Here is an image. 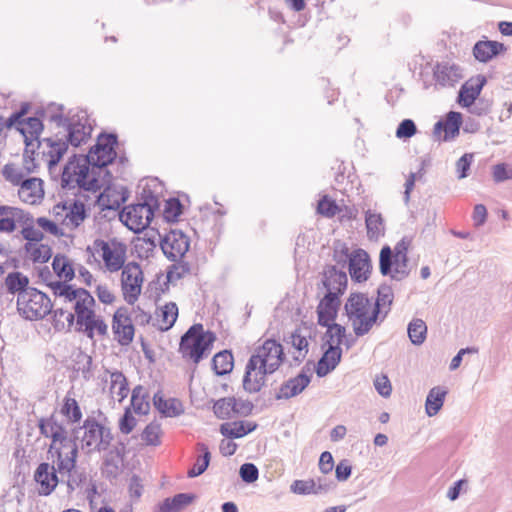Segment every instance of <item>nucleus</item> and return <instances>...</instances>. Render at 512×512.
Here are the masks:
<instances>
[{
	"mask_svg": "<svg viewBox=\"0 0 512 512\" xmlns=\"http://www.w3.org/2000/svg\"><path fill=\"white\" fill-rule=\"evenodd\" d=\"M118 143L116 133L101 132L86 155L74 153L63 167L61 188L71 190L77 187L92 193L100 191L102 184L96 169L108 167L117 159Z\"/></svg>",
	"mask_w": 512,
	"mask_h": 512,
	"instance_id": "f257e3e1",
	"label": "nucleus"
},
{
	"mask_svg": "<svg viewBox=\"0 0 512 512\" xmlns=\"http://www.w3.org/2000/svg\"><path fill=\"white\" fill-rule=\"evenodd\" d=\"M196 449L199 452V455L197 456L193 467L190 468L187 472L188 478H195L202 475L209 467L211 461V452L206 443H197Z\"/></svg>",
	"mask_w": 512,
	"mask_h": 512,
	"instance_id": "473e14b6",
	"label": "nucleus"
},
{
	"mask_svg": "<svg viewBox=\"0 0 512 512\" xmlns=\"http://www.w3.org/2000/svg\"><path fill=\"white\" fill-rule=\"evenodd\" d=\"M24 152H23V169L26 174L36 173L39 168V164L36 162L35 154L39 149L37 144H31V139L26 141Z\"/></svg>",
	"mask_w": 512,
	"mask_h": 512,
	"instance_id": "603ef678",
	"label": "nucleus"
},
{
	"mask_svg": "<svg viewBox=\"0 0 512 512\" xmlns=\"http://www.w3.org/2000/svg\"><path fill=\"white\" fill-rule=\"evenodd\" d=\"M2 175L5 178V180L10 182L13 186H18V184L21 183V180L24 177V173L21 170L17 169L15 165L12 163L4 165L2 169Z\"/></svg>",
	"mask_w": 512,
	"mask_h": 512,
	"instance_id": "338daca9",
	"label": "nucleus"
},
{
	"mask_svg": "<svg viewBox=\"0 0 512 512\" xmlns=\"http://www.w3.org/2000/svg\"><path fill=\"white\" fill-rule=\"evenodd\" d=\"M474 154L465 153L456 162V172L458 179H464L469 176L471 164L473 162Z\"/></svg>",
	"mask_w": 512,
	"mask_h": 512,
	"instance_id": "69168bd1",
	"label": "nucleus"
},
{
	"mask_svg": "<svg viewBox=\"0 0 512 512\" xmlns=\"http://www.w3.org/2000/svg\"><path fill=\"white\" fill-rule=\"evenodd\" d=\"M326 328V332L324 333L322 340V347H330V345H339L341 346L343 343V339L346 336V328L336 322H328Z\"/></svg>",
	"mask_w": 512,
	"mask_h": 512,
	"instance_id": "a19ab883",
	"label": "nucleus"
},
{
	"mask_svg": "<svg viewBox=\"0 0 512 512\" xmlns=\"http://www.w3.org/2000/svg\"><path fill=\"white\" fill-rule=\"evenodd\" d=\"M83 435L78 441L82 450L87 454L107 451L114 440L111 428L99 423L95 417L88 416L80 426Z\"/></svg>",
	"mask_w": 512,
	"mask_h": 512,
	"instance_id": "6e6552de",
	"label": "nucleus"
},
{
	"mask_svg": "<svg viewBox=\"0 0 512 512\" xmlns=\"http://www.w3.org/2000/svg\"><path fill=\"white\" fill-rule=\"evenodd\" d=\"M158 186H161L158 178L151 179L139 193L138 202L125 206L120 212L121 222L131 231L142 232L152 222L155 212L160 207L157 196Z\"/></svg>",
	"mask_w": 512,
	"mask_h": 512,
	"instance_id": "20e7f679",
	"label": "nucleus"
},
{
	"mask_svg": "<svg viewBox=\"0 0 512 512\" xmlns=\"http://www.w3.org/2000/svg\"><path fill=\"white\" fill-rule=\"evenodd\" d=\"M7 293L20 297V294L27 292L29 287V278L19 271H13L7 274L5 278Z\"/></svg>",
	"mask_w": 512,
	"mask_h": 512,
	"instance_id": "72a5a7b5",
	"label": "nucleus"
},
{
	"mask_svg": "<svg viewBox=\"0 0 512 512\" xmlns=\"http://www.w3.org/2000/svg\"><path fill=\"white\" fill-rule=\"evenodd\" d=\"M340 304V297L337 294L325 293L316 309L318 325L327 326L328 322H335Z\"/></svg>",
	"mask_w": 512,
	"mask_h": 512,
	"instance_id": "4be33fe9",
	"label": "nucleus"
},
{
	"mask_svg": "<svg viewBox=\"0 0 512 512\" xmlns=\"http://www.w3.org/2000/svg\"><path fill=\"white\" fill-rule=\"evenodd\" d=\"M159 317L162 324L158 326V330L162 332L170 330L178 318V307L176 303L169 302L161 307Z\"/></svg>",
	"mask_w": 512,
	"mask_h": 512,
	"instance_id": "37998d69",
	"label": "nucleus"
},
{
	"mask_svg": "<svg viewBox=\"0 0 512 512\" xmlns=\"http://www.w3.org/2000/svg\"><path fill=\"white\" fill-rule=\"evenodd\" d=\"M196 498L193 493H178L172 497L165 498L155 506L153 512H181L190 505Z\"/></svg>",
	"mask_w": 512,
	"mask_h": 512,
	"instance_id": "c85d7f7f",
	"label": "nucleus"
},
{
	"mask_svg": "<svg viewBox=\"0 0 512 512\" xmlns=\"http://www.w3.org/2000/svg\"><path fill=\"white\" fill-rule=\"evenodd\" d=\"M344 311L351 321L354 334L362 337L370 332L374 325L383 323V319L372 306L371 299L364 293L354 292L347 298Z\"/></svg>",
	"mask_w": 512,
	"mask_h": 512,
	"instance_id": "39448f33",
	"label": "nucleus"
},
{
	"mask_svg": "<svg viewBox=\"0 0 512 512\" xmlns=\"http://www.w3.org/2000/svg\"><path fill=\"white\" fill-rule=\"evenodd\" d=\"M312 375L303 368L295 377L283 382L275 394L276 400H288L301 394L310 384Z\"/></svg>",
	"mask_w": 512,
	"mask_h": 512,
	"instance_id": "a211bd4d",
	"label": "nucleus"
},
{
	"mask_svg": "<svg viewBox=\"0 0 512 512\" xmlns=\"http://www.w3.org/2000/svg\"><path fill=\"white\" fill-rule=\"evenodd\" d=\"M507 47L498 41L480 40L474 44L473 56L481 63H487L494 57L504 53Z\"/></svg>",
	"mask_w": 512,
	"mask_h": 512,
	"instance_id": "bb28decb",
	"label": "nucleus"
},
{
	"mask_svg": "<svg viewBox=\"0 0 512 512\" xmlns=\"http://www.w3.org/2000/svg\"><path fill=\"white\" fill-rule=\"evenodd\" d=\"M43 181L40 178L31 177V178H24L21 180V183L18 184L19 187V197L26 198L29 197H42L43 192Z\"/></svg>",
	"mask_w": 512,
	"mask_h": 512,
	"instance_id": "ea45409f",
	"label": "nucleus"
},
{
	"mask_svg": "<svg viewBox=\"0 0 512 512\" xmlns=\"http://www.w3.org/2000/svg\"><path fill=\"white\" fill-rule=\"evenodd\" d=\"M75 331L83 333L87 338L93 340L96 332L101 337L106 336L108 333V326L104 319L101 316L96 315L95 312L89 317L77 320Z\"/></svg>",
	"mask_w": 512,
	"mask_h": 512,
	"instance_id": "a878e982",
	"label": "nucleus"
},
{
	"mask_svg": "<svg viewBox=\"0 0 512 512\" xmlns=\"http://www.w3.org/2000/svg\"><path fill=\"white\" fill-rule=\"evenodd\" d=\"M153 405L163 417H178L184 413L183 404L179 399H165L160 390L153 396Z\"/></svg>",
	"mask_w": 512,
	"mask_h": 512,
	"instance_id": "cd10ccee",
	"label": "nucleus"
},
{
	"mask_svg": "<svg viewBox=\"0 0 512 512\" xmlns=\"http://www.w3.org/2000/svg\"><path fill=\"white\" fill-rule=\"evenodd\" d=\"M52 308L47 294L33 287L17 297V309L28 320L43 319L52 312Z\"/></svg>",
	"mask_w": 512,
	"mask_h": 512,
	"instance_id": "1a4fd4ad",
	"label": "nucleus"
},
{
	"mask_svg": "<svg viewBox=\"0 0 512 512\" xmlns=\"http://www.w3.org/2000/svg\"><path fill=\"white\" fill-rule=\"evenodd\" d=\"M239 476L243 482L251 484L258 480L259 470L254 463L246 462L240 466Z\"/></svg>",
	"mask_w": 512,
	"mask_h": 512,
	"instance_id": "e2e57ef3",
	"label": "nucleus"
},
{
	"mask_svg": "<svg viewBox=\"0 0 512 512\" xmlns=\"http://www.w3.org/2000/svg\"><path fill=\"white\" fill-rule=\"evenodd\" d=\"M290 490L299 495H309L314 494L315 492V481L313 479L308 480H295L291 486Z\"/></svg>",
	"mask_w": 512,
	"mask_h": 512,
	"instance_id": "774afa93",
	"label": "nucleus"
},
{
	"mask_svg": "<svg viewBox=\"0 0 512 512\" xmlns=\"http://www.w3.org/2000/svg\"><path fill=\"white\" fill-rule=\"evenodd\" d=\"M24 249L34 263H46L52 257V249L47 244L25 243Z\"/></svg>",
	"mask_w": 512,
	"mask_h": 512,
	"instance_id": "49530a36",
	"label": "nucleus"
},
{
	"mask_svg": "<svg viewBox=\"0 0 512 512\" xmlns=\"http://www.w3.org/2000/svg\"><path fill=\"white\" fill-rule=\"evenodd\" d=\"M118 190L115 187L106 186L104 190L97 196L96 204L101 211L118 210L123 204V198H117Z\"/></svg>",
	"mask_w": 512,
	"mask_h": 512,
	"instance_id": "c9c22d12",
	"label": "nucleus"
},
{
	"mask_svg": "<svg viewBox=\"0 0 512 512\" xmlns=\"http://www.w3.org/2000/svg\"><path fill=\"white\" fill-rule=\"evenodd\" d=\"M394 301V293L392 286L387 283H382L377 288V296L373 307L381 316L383 321L387 318L391 311Z\"/></svg>",
	"mask_w": 512,
	"mask_h": 512,
	"instance_id": "7c9ffc66",
	"label": "nucleus"
},
{
	"mask_svg": "<svg viewBox=\"0 0 512 512\" xmlns=\"http://www.w3.org/2000/svg\"><path fill=\"white\" fill-rule=\"evenodd\" d=\"M118 387L117 395L120 397L119 401L125 399L129 393L128 380L121 371H114L111 373V392L116 386Z\"/></svg>",
	"mask_w": 512,
	"mask_h": 512,
	"instance_id": "6e6d98bb",
	"label": "nucleus"
},
{
	"mask_svg": "<svg viewBox=\"0 0 512 512\" xmlns=\"http://www.w3.org/2000/svg\"><path fill=\"white\" fill-rule=\"evenodd\" d=\"M48 287L53 291L57 297H63L66 301L72 302L76 299L75 286L66 281H54L48 283Z\"/></svg>",
	"mask_w": 512,
	"mask_h": 512,
	"instance_id": "3c124183",
	"label": "nucleus"
},
{
	"mask_svg": "<svg viewBox=\"0 0 512 512\" xmlns=\"http://www.w3.org/2000/svg\"><path fill=\"white\" fill-rule=\"evenodd\" d=\"M71 459V452H66L62 457L56 458L55 462L58 465V472L60 475L67 474L68 479L66 481V485L68 488V492H73L76 488H78L85 480L86 476L84 473L79 472L75 469L77 458L73 462V465H69V463H65Z\"/></svg>",
	"mask_w": 512,
	"mask_h": 512,
	"instance_id": "5701e85b",
	"label": "nucleus"
},
{
	"mask_svg": "<svg viewBox=\"0 0 512 512\" xmlns=\"http://www.w3.org/2000/svg\"><path fill=\"white\" fill-rule=\"evenodd\" d=\"M410 241L402 238L392 250L384 245L379 254V271L382 276H389L392 280L402 281L410 275L408 266V249Z\"/></svg>",
	"mask_w": 512,
	"mask_h": 512,
	"instance_id": "0eeeda50",
	"label": "nucleus"
},
{
	"mask_svg": "<svg viewBox=\"0 0 512 512\" xmlns=\"http://www.w3.org/2000/svg\"><path fill=\"white\" fill-rule=\"evenodd\" d=\"M447 390L441 386L430 389L425 401L426 414L430 417L436 415L442 408Z\"/></svg>",
	"mask_w": 512,
	"mask_h": 512,
	"instance_id": "e433bc0d",
	"label": "nucleus"
},
{
	"mask_svg": "<svg viewBox=\"0 0 512 512\" xmlns=\"http://www.w3.org/2000/svg\"><path fill=\"white\" fill-rule=\"evenodd\" d=\"M486 83L487 79L482 74L471 77L460 87L457 103L463 108H470L480 96Z\"/></svg>",
	"mask_w": 512,
	"mask_h": 512,
	"instance_id": "f3484780",
	"label": "nucleus"
},
{
	"mask_svg": "<svg viewBox=\"0 0 512 512\" xmlns=\"http://www.w3.org/2000/svg\"><path fill=\"white\" fill-rule=\"evenodd\" d=\"M322 285L326 293H334L341 297L346 291L348 278L343 269H338L334 265H326L322 272Z\"/></svg>",
	"mask_w": 512,
	"mask_h": 512,
	"instance_id": "dca6fc26",
	"label": "nucleus"
},
{
	"mask_svg": "<svg viewBox=\"0 0 512 512\" xmlns=\"http://www.w3.org/2000/svg\"><path fill=\"white\" fill-rule=\"evenodd\" d=\"M88 217L86 206L80 200H73L69 205L66 218L70 221L73 227L77 228Z\"/></svg>",
	"mask_w": 512,
	"mask_h": 512,
	"instance_id": "09e8293b",
	"label": "nucleus"
},
{
	"mask_svg": "<svg viewBox=\"0 0 512 512\" xmlns=\"http://www.w3.org/2000/svg\"><path fill=\"white\" fill-rule=\"evenodd\" d=\"M84 120L85 116L79 114L63 116L59 112L50 116L49 122L64 130L42 139V143H46L49 148L47 152H43V156L49 157L47 166L50 173L60 163L69 146L80 147L91 137L92 128Z\"/></svg>",
	"mask_w": 512,
	"mask_h": 512,
	"instance_id": "f03ea898",
	"label": "nucleus"
},
{
	"mask_svg": "<svg viewBox=\"0 0 512 512\" xmlns=\"http://www.w3.org/2000/svg\"><path fill=\"white\" fill-rule=\"evenodd\" d=\"M156 235L161 236L157 230H153L151 233H145L142 238H138L135 243V249L141 253L145 252L148 256L149 252H152L156 247Z\"/></svg>",
	"mask_w": 512,
	"mask_h": 512,
	"instance_id": "4d7b16f0",
	"label": "nucleus"
},
{
	"mask_svg": "<svg viewBox=\"0 0 512 512\" xmlns=\"http://www.w3.org/2000/svg\"><path fill=\"white\" fill-rule=\"evenodd\" d=\"M38 428L42 436L51 439L47 458L55 462L56 458L60 459L66 452H71V459L65 463L73 465L79 453L78 439L81 428L73 427L70 433H68L64 424L58 421L55 414L40 418L38 420Z\"/></svg>",
	"mask_w": 512,
	"mask_h": 512,
	"instance_id": "7ed1b4c3",
	"label": "nucleus"
},
{
	"mask_svg": "<svg viewBox=\"0 0 512 512\" xmlns=\"http://www.w3.org/2000/svg\"><path fill=\"white\" fill-rule=\"evenodd\" d=\"M235 397H224L216 400L213 405L214 415L221 420L230 419L234 413Z\"/></svg>",
	"mask_w": 512,
	"mask_h": 512,
	"instance_id": "8fccbe9b",
	"label": "nucleus"
},
{
	"mask_svg": "<svg viewBox=\"0 0 512 512\" xmlns=\"http://www.w3.org/2000/svg\"><path fill=\"white\" fill-rule=\"evenodd\" d=\"M407 333L411 343L419 346L426 340L427 325L422 319L415 318L408 324Z\"/></svg>",
	"mask_w": 512,
	"mask_h": 512,
	"instance_id": "c03bdc74",
	"label": "nucleus"
},
{
	"mask_svg": "<svg viewBox=\"0 0 512 512\" xmlns=\"http://www.w3.org/2000/svg\"><path fill=\"white\" fill-rule=\"evenodd\" d=\"M417 133V127L412 119L402 120L395 132V135L399 139H409Z\"/></svg>",
	"mask_w": 512,
	"mask_h": 512,
	"instance_id": "0e129e2a",
	"label": "nucleus"
},
{
	"mask_svg": "<svg viewBox=\"0 0 512 512\" xmlns=\"http://www.w3.org/2000/svg\"><path fill=\"white\" fill-rule=\"evenodd\" d=\"M160 248L169 261L183 259L190 248V238L181 230H170L160 236Z\"/></svg>",
	"mask_w": 512,
	"mask_h": 512,
	"instance_id": "f8f14e48",
	"label": "nucleus"
},
{
	"mask_svg": "<svg viewBox=\"0 0 512 512\" xmlns=\"http://www.w3.org/2000/svg\"><path fill=\"white\" fill-rule=\"evenodd\" d=\"M94 249L101 252L102 260L105 267L110 272H117L126 265V245L116 238H112L109 242L97 238L94 240Z\"/></svg>",
	"mask_w": 512,
	"mask_h": 512,
	"instance_id": "9d476101",
	"label": "nucleus"
},
{
	"mask_svg": "<svg viewBox=\"0 0 512 512\" xmlns=\"http://www.w3.org/2000/svg\"><path fill=\"white\" fill-rule=\"evenodd\" d=\"M60 413L69 423H79L82 419V411L76 399L66 396L60 409Z\"/></svg>",
	"mask_w": 512,
	"mask_h": 512,
	"instance_id": "de8ad7c7",
	"label": "nucleus"
},
{
	"mask_svg": "<svg viewBox=\"0 0 512 512\" xmlns=\"http://www.w3.org/2000/svg\"><path fill=\"white\" fill-rule=\"evenodd\" d=\"M112 330L121 346H128L132 343L135 329L126 307H120L115 311Z\"/></svg>",
	"mask_w": 512,
	"mask_h": 512,
	"instance_id": "4468645a",
	"label": "nucleus"
},
{
	"mask_svg": "<svg viewBox=\"0 0 512 512\" xmlns=\"http://www.w3.org/2000/svg\"><path fill=\"white\" fill-rule=\"evenodd\" d=\"M463 123L462 114L457 111H450L445 119L438 120L433 127L432 137L434 141H450L460 133Z\"/></svg>",
	"mask_w": 512,
	"mask_h": 512,
	"instance_id": "ddd939ff",
	"label": "nucleus"
},
{
	"mask_svg": "<svg viewBox=\"0 0 512 512\" xmlns=\"http://www.w3.org/2000/svg\"><path fill=\"white\" fill-rule=\"evenodd\" d=\"M160 430L159 424L153 422L149 423L142 432V440L145 441L147 445L158 446L160 444Z\"/></svg>",
	"mask_w": 512,
	"mask_h": 512,
	"instance_id": "052dcab7",
	"label": "nucleus"
},
{
	"mask_svg": "<svg viewBox=\"0 0 512 512\" xmlns=\"http://www.w3.org/2000/svg\"><path fill=\"white\" fill-rule=\"evenodd\" d=\"M339 211V207L335 200L329 198L327 195L323 196L317 205V212L327 218L334 217Z\"/></svg>",
	"mask_w": 512,
	"mask_h": 512,
	"instance_id": "13d9d810",
	"label": "nucleus"
},
{
	"mask_svg": "<svg viewBox=\"0 0 512 512\" xmlns=\"http://www.w3.org/2000/svg\"><path fill=\"white\" fill-rule=\"evenodd\" d=\"M258 427L256 422L252 421H234L225 422L220 425V433L227 439H239L255 431Z\"/></svg>",
	"mask_w": 512,
	"mask_h": 512,
	"instance_id": "c756f323",
	"label": "nucleus"
},
{
	"mask_svg": "<svg viewBox=\"0 0 512 512\" xmlns=\"http://www.w3.org/2000/svg\"><path fill=\"white\" fill-rule=\"evenodd\" d=\"M144 281L143 271L138 262H128L122 270L121 289L124 300L129 305H134L138 300Z\"/></svg>",
	"mask_w": 512,
	"mask_h": 512,
	"instance_id": "9b49d317",
	"label": "nucleus"
},
{
	"mask_svg": "<svg viewBox=\"0 0 512 512\" xmlns=\"http://www.w3.org/2000/svg\"><path fill=\"white\" fill-rule=\"evenodd\" d=\"M266 361L267 363L279 362V367L285 361L283 346L275 339H266L264 343L255 349L248 360Z\"/></svg>",
	"mask_w": 512,
	"mask_h": 512,
	"instance_id": "412c9836",
	"label": "nucleus"
},
{
	"mask_svg": "<svg viewBox=\"0 0 512 512\" xmlns=\"http://www.w3.org/2000/svg\"><path fill=\"white\" fill-rule=\"evenodd\" d=\"M462 77V69L455 63L440 62L433 68V79L436 86L453 87Z\"/></svg>",
	"mask_w": 512,
	"mask_h": 512,
	"instance_id": "aec40b11",
	"label": "nucleus"
},
{
	"mask_svg": "<svg viewBox=\"0 0 512 512\" xmlns=\"http://www.w3.org/2000/svg\"><path fill=\"white\" fill-rule=\"evenodd\" d=\"M52 268L59 279L71 282L75 277V269L66 255L56 254L52 261Z\"/></svg>",
	"mask_w": 512,
	"mask_h": 512,
	"instance_id": "4c0bfd02",
	"label": "nucleus"
},
{
	"mask_svg": "<svg viewBox=\"0 0 512 512\" xmlns=\"http://www.w3.org/2000/svg\"><path fill=\"white\" fill-rule=\"evenodd\" d=\"M183 205L179 198L170 197L165 202L163 217L168 223H175L178 221L180 215L182 214Z\"/></svg>",
	"mask_w": 512,
	"mask_h": 512,
	"instance_id": "5fc2aeb1",
	"label": "nucleus"
},
{
	"mask_svg": "<svg viewBox=\"0 0 512 512\" xmlns=\"http://www.w3.org/2000/svg\"><path fill=\"white\" fill-rule=\"evenodd\" d=\"M365 223L369 238H378L384 234V221L380 213L368 210L365 216Z\"/></svg>",
	"mask_w": 512,
	"mask_h": 512,
	"instance_id": "a18cd8bd",
	"label": "nucleus"
},
{
	"mask_svg": "<svg viewBox=\"0 0 512 512\" xmlns=\"http://www.w3.org/2000/svg\"><path fill=\"white\" fill-rule=\"evenodd\" d=\"M142 389L141 385L136 386L133 389L131 396V405L134 412L138 415H146L150 410V404L147 401L148 395H141Z\"/></svg>",
	"mask_w": 512,
	"mask_h": 512,
	"instance_id": "864d4df0",
	"label": "nucleus"
},
{
	"mask_svg": "<svg viewBox=\"0 0 512 512\" xmlns=\"http://www.w3.org/2000/svg\"><path fill=\"white\" fill-rule=\"evenodd\" d=\"M371 269L370 256L365 250L358 248L351 253L348 270L354 282L362 283L367 281L370 277Z\"/></svg>",
	"mask_w": 512,
	"mask_h": 512,
	"instance_id": "2eb2a0df",
	"label": "nucleus"
},
{
	"mask_svg": "<svg viewBox=\"0 0 512 512\" xmlns=\"http://www.w3.org/2000/svg\"><path fill=\"white\" fill-rule=\"evenodd\" d=\"M212 370L217 376H224L233 370L234 357L231 350H222L216 353L211 361Z\"/></svg>",
	"mask_w": 512,
	"mask_h": 512,
	"instance_id": "f704fd0d",
	"label": "nucleus"
},
{
	"mask_svg": "<svg viewBox=\"0 0 512 512\" xmlns=\"http://www.w3.org/2000/svg\"><path fill=\"white\" fill-rule=\"evenodd\" d=\"M13 128H15V130L23 136L24 143H26V141L30 140L31 138V144L36 142L37 148H40L42 144L40 135L44 130V124L43 120L40 119L39 116L26 117L21 121V125L17 124L13 126Z\"/></svg>",
	"mask_w": 512,
	"mask_h": 512,
	"instance_id": "393cba45",
	"label": "nucleus"
},
{
	"mask_svg": "<svg viewBox=\"0 0 512 512\" xmlns=\"http://www.w3.org/2000/svg\"><path fill=\"white\" fill-rule=\"evenodd\" d=\"M57 473H59L57 464L56 467L47 462L38 465L34 473V480L40 485V495L48 496L55 490L59 483Z\"/></svg>",
	"mask_w": 512,
	"mask_h": 512,
	"instance_id": "6ab92c4d",
	"label": "nucleus"
},
{
	"mask_svg": "<svg viewBox=\"0 0 512 512\" xmlns=\"http://www.w3.org/2000/svg\"><path fill=\"white\" fill-rule=\"evenodd\" d=\"M342 348L339 345H330L319 358L315 372L319 378L327 376L334 371L342 359Z\"/></svg>",
	"mask_w": 512,
	"mask_h": 512,
	"instance_id": "b1692460",
	"label": "nucleus"
},
{
	"mask_svg": "<svg viewBox=\"0 0 512 512\" xmlns=\"http://www.w3.org/2000/svg\"><path fill=\"white\" fill-rule=\"evenodd\" d=\"M73 371L80 372L85 381H89L92 376V364L93 359L90 355H88L83 350L79 349V351L75 354L73 358Z\"/></svg>",
	"mask_w": 512,
	"mask_h": 512,
	"instance_id": "79ce46f5",
	"label": "nucleus"
},
{
	"mask_svg": "<svg viewBox=\"0 0 512 512\" xmlns=\"http://www.w3.org/2000/svg\"><path fill=\"white\" fill-rule=\"evenodd\" d=\"M217 337L215 332L204 330L203 324L195 323L181 336L179 353L194 364L208 357Z\"/></svg>",
	"mask_w": 512,
	"mask_h": 512,
	"instance_id": "423d86ee",
	"label": "nucleus"
},
{
	"mask_svg": "<svg viewBox=\"0 0 512 512\" xmlns=\"http://www.w3.org/2000/svg\"><path fill=\"white\" fill-rule=\"evenodd\" d=\"M173 264L170 265L166 271V280L164 281L165 288H161V292H166L169 289V283L182 279L185 275L189 274L191 271V265L189 262L180 259L177 261H172Z\"/></svg>",
	"mask_w": 512,
	"mask_h": 512,
	"instance_id": "58836bf2",
	"label": "nucleus"
},
{
	"mask_svg": "<svg viewBox=\"0 0 512 512\" xmlns=\"http://www.w3.org/2000/svg\"><path fill=\"white\" fill-rule=\"evenodd\" d=\"M255 360H248L242 380L243 389L250 393H258L265 385L266 378L256 372Z\"/></svg>",
	"mask_w": 512,
	"mask_h": 512,
	"instance_id": "2f4dec72",
	"label": "nucleus"
},
{
	"mask_svg": "<svg viewBox=\"0 0 512 512\" xmlns=\"http://www.w3.org/2000/svg\"><path fill=\"white\" fill-rule=\"evenodd\" d=\"M284 342L290 344L298 352L305 351L308 353V341L305 336L300 334V329H295L288 337L284 338Z\"/></svg>",
	"mask_w": 512,
	"mask_h": 512,
	"instance_id": "680f3d73",
	"label": "nucleus"
},
{
	"mask_svg": "<svg viewBox=\"0 0 512 512\" xmlns=\"http://www.w3.org/2000/svg\"><path fill=\"white\" fill-rule=\"evenodd\" d=\"M30 109V102H22L19 109L11 113V115L6 119V128L11 129L17 124L21 125V121L26 118L25 116L29 113Z\"/></svg>",
	"mask_w": 512,
	"mask_h": 512,
	"instance_id": "bf43d9fd",
	"label": "nucleus"
}]
</instances>
